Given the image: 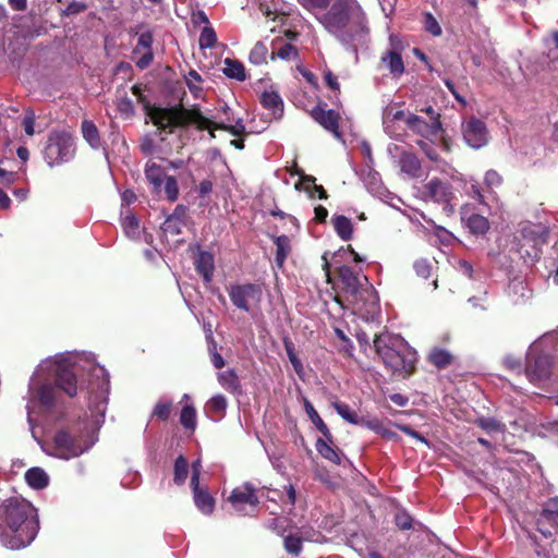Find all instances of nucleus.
Listing matches in <instances>:
<instances>
[{
  "label": "nucleus",
  "instance_id": "obj_17",
  "mask_svg": "<svg viewBox=\"0 0 558 558\" xmlns=\"http://www.w3.org/2000/svg\"><path fill=\"white\" fill-rule=\"evenodd\" d=\"M391 49L383 52L380 56V65L386 68L390 75L395 78H399L404 73V63L401 54L393 48V37L390 36Z\"/></svg>",
  "mask_w": 558,
  "mask_h": 558
},
{
  "label": "nucleus",
  "instance_id": "obj_12",
  "mask_svg": "<svg viewBox=\"0 0 558 558\" xmlns=\"http://www.w3.org/2000/svg\"><path fill=\"white\" fill-rule=\"evenodd\" d=\"M233 509L241 514H250L258 505V498L252 484L235 487L228 498Z\"/></svg>",
  "mask_w": 558,
  "mask_h": 558
},
{
  "label": "nucleus",
  "instance_id": "obj_54",
  "mask_svg": "<svg viewBox=\"0 0 558 558\" xmlns=\"http://www.w3.org/2000/svg\"><path fill=\"white\" fill-rule=\"evenodd\" d=\"M414 269L417 276L428 278L430 275V265L426 259H418L414 263Z\"/></svg>",
  "mask_w": 558,
  "mask_h": 558
},
{
  "label": "nucleus",
  "instance_id": "obj_64",
  "mask_svg": "<svg viewBox=\"0 0 558 558\" xmlns=\"http://www.w3.org/2000/svg\"><path fill=\"white\" fill-rule=\"evenodd\" d=\"M201 460H196L192 464V476H191V486H196L199 484V476H201Z\"/></svg>",
  "mask_w": 558,
  "mask_h": 558
},
{
  "label": "nucleus",
  "instance_id": "obj_8",
  "mask_svg": "<svg viewBox=\"0 0 558 558\" xmlns=\"http://www.w3.org/2000/svg\"><path fill=\"white\" fill-rule=\"evenodd\" d=\"M95 441L93 435L85 429L62 428L56 432L51 441L46 442L44 451L54 458L70 460L88 451Z\"/></svg>",
  "mask_w": 558,
  "mask_h": 558
},
{
  "label": "nucleus",
  "instance_id": "obj_44",
  "mask_svg": "<svg viewBox=\"0 0 558 558\" xmlns=\"http://www.w3.org/2000/svg\"><path fill=\"white\" fill-rule=\"evenodd\" d=\"M185 222L177 216H169L162 225V230L171 234H180Z\"/></svg>",
  "mask_w": 558,
  "mask_h": 558
},
{
  "label": "nucleus",
  "instance_id": "obj_51",
  "mask_svg": "<svg viewBox=\"0 0 558 558\" xmlns=\"http://www.w3.org/2000/svg\"><path fill=\"white\" fill-rule=\"evenodd\" d=\"M165 193L169 201L174 202L179 195L178 182L174 177H167L165 180Z\"/></svg>",
  "mask_w": 558,
  "mask_h": 558
},
{
  "label": "nucleus",
  "instance_id": "obj_22",
  "mask_svg": "<svg viewBox=\"0 0 558 558\" xmlns=\"http://www.w3.org/2000/svg\"><path fill=\"white\" fill-rule=\"evenodd\" d=\"M27 484L35 489H43L49 484V476L41 468H31L25 473Z\"/></svg>",
  "mask_w": 558,
  "mask_h": 558
},
{
  "label": "nucleus",
  "instance_id": "obj_35",
  "mask_svg": "<svg viewBox=\"0 0 558 558\" xmlns=\"http://www.w3.org/2000/svg\"><path fill=\"white\" fill-rule=\"evenodd\" d=\"M181 425L190 430H194L196 427V410L192 404H186L182 408L180 413Z\"/></svg>",
  "mask_w": 558,
  "mask_h": 558
},
{
  "label": "nucleus",
  "instance_id": "obj_62",
  "mask_svg": "<svg viewBox=\"0 0 558 558\" xmlns=\"http://www.w3.org/2000/svg\"><path fill=\"white\" fill-rule=\"evenodd\" d=\"M140 54H142V56L136 60V65L141 70H144V69L148 68L150 65V63L153 62V51H144V52H141Z\"/></svg>",
  "mask_w": 558,
  "mask_h": 558
},
{
  "label": "nucleus",
  "instance_id": "obj_27",
  "mask_svg": "<svg viewBox=\"0 0 558 558\" xmlns=\"http://www.w3.org/2000/svg\"><path fill=\"white\" fill-rule=\"evenodd\" d=\"M509 295L514 303H523L531 298V290L522 280H512L509 284Z\"/></svg>",
  "mask_w": 558,
  "mask_h": 558
},
{
  "label": "nucleus",
  "instance_id": "obj_18",
  "mask_svg": "<svg viewBox=\"0 0 558 558\" xmlns=\"http://www.w3.org/2000/svg\"><path fill=\"white\" fill-rule=\"evenodd\" d=\"M408 114L395 106L386 107L383 112V124L386 133L390 136H397L395 124L401 121L405 123Z\"/></svg>",
  "mask_w": 558,
  "mask_h": 558
},
{
  "label": "nucleus",
  "instance_id": "obj_36",
  "mask_svg": "<svg viewBox=\"0 0 558 558\" xmlns=\"http://www.w3.org/2000/svg\"><path fill=\"white\" fill-rule=\"evenodd\" d=\"M468 227L475 234H484L489 229V222L484 216L474 214L468 218Z\"/></svg>",
  "mask_w": 558,
  "mask_h": 558
},
{
  "label": "nucleus",
  "instance_id": "obj_28",
  "mask_svg": "<svg viewBox=\"0 0 558 558\" xmlns=\"http://www.w3.org/2000/svg\"><path fill=\"white\" fill-rule=\"evenodd\" d=\"M304 409H305V412L308 415L310 420L312 421V423L323 434L325 439H327L328 441H331L332 436H331L329 428L324 423V421L322 420V417L319 416V414L317 413V411L315 410V408L308 400L304 401Z\"/></svg>",
  "mask_w": 558,
  "mask_h": 558
},
{
  "label": "nucleus",
  "instance_id": "obj_55",
  "mask_svg": "<svg viewBox=\"0 0 558 558\" xmlns=\"http://www.w3.org/2000/svg\"><path fill=\"white\" fill-rule=\"evenodd\" d=\"M417 145L424 151V154L426 155V157L428 159H430L433 161H437L438 160V155L436 153V149H435V147L430 143H428V142H426L424 140H420V141H417Z\"/></svg>",
  "mask_w": 558,
  "mask_h": 558
},
{
  "label": "nucleus",
  "instance_id": "obj_41",
  "mask_svg": "<svg viewBox=\"0 0 558 558\" xmlns=\"http://www.w3.org/2000/svg\"><path fill=\"white\" fill-rule=\"evenodd\" d=\"M187 461L182 456L178 457L174 462V482L179 485L183 484L187 477Z\"/></svg>",
  "mask_w": 558,
  "mask_h": 558
},
{
  "label": "nucleus",
  "instance_id": "obj_48",
  "mask_svg": "<svg viewBox=\"0 0 558 558\" xmlns=\"http://www.w3.org/2000/svg\"><path fill=\"white\" fill-rule=\"evenodd\" d=\"M424 28L433 36H440L442 33L439 23L429 12L424 13Z\"/></svg>",
  "mask_w": 558,
  "mask_h": 558
},
{
  "label": "nucleus",
  "instance_id": "obj_60",
  "mask_svg": "<svg viewBox=\"0 0 558 558\" xmlns=\"http://www.w3.org/2000/svg\"><path fill=\"white\" fill-rule=\"evenodd\" d=\"M396 427L398 429H400L401 432L405 433L407 435L417 439L418 441L427 445V440L424 436H422L421 434H418L417 432H415L414 429H412L410 426L408 425H403V424H396Z\"/></svg>",
  "mask_w": 558,
  "mask_h": 558
},
{
  "label": "nucleus",
  "instance_id": "obj_59",
  "mask_svg": "<svg viewBox=\"0 0 558 558\" xmlns=\"http://www.w3.org/2000/svg\"><path fill=\"white\" fill-rule=\"evenodd\" d=\"M299 2L307 10L326 8L329 0H299Z\"/></svg>",
  "mask_w": 558,
  "mask_h": 558
},
{
  "label": "nucleus",
  "instance_id": "obj_20",
  "mask_svg": "<svg viewBox=\"0 0 558 558\" xmlns=\"http://www.w3.org/2000/svg\"><path fill=\"white\" fill-rule=\"evenodd\" d=\"M194 494V502L197 509L204 514H210L214 511L215 499L209 493L199 487V484L192 486Z\"/></svg>",
  "mask_w": 558,
  "mask_h": 558
},
{
  "label": "nucleus",
  "instance_id": "obj_29",
  "mask_svg": "<svg viewBox=\"0 0 558 558\" xmlns=\"http://www.w3.org/2000/svg\"><path fill=\"white\" fill-rule=\"evenodd\" d=\"M276 244V264L281 268L291 252V242L289 236L279 235L275 239Z\"/></svg>",
  "mask_w": 558,
  "mask_h": 558
},
{
  "label": "nucleus",
  "instance_id": "obj_45",
  "mask_svg": "<svg viewBox=\"0 0 558 558\" xmlns=\"http://www.w3.org/2000/svg\"><path fill=\"white\" fill-rule=\"evenodd\" d=\"M171 410H172V401L171 400H168V401L160 400L156 403V405L154 408L153 416H156L157 418H159L161 421H166L170 416Z\"/></svg>",
  "mask_w": 558,
  "mask_h": 558
},
{
  "label": "nucleus",
  "instance_id": "obj_19",
  "mask_svg": "<svg viewBox=\"0 0 558 558\" xmlns=\"http://www.w3.org/2000/svg\"><path fill=\"white\" fill-rule=\"evenodd\" d=\"M260 102L266 109L271 111L274 118L279 119L282 117L283 101L277 92L272 89L265 90L260 95Z\"/></svg>",
  "mask_w": 558,
  "mask_h": 558
},
{
  "label": "nucleus",
  "instance_id": "obj_10",
  "mask_svg": "<svg viewBox=\"0 0 558 558\" xmlns=\"http://www.w3.org/2000/svg\"><path fill=\"white\" fill-rule=\"evenodd\" d=\"M522 242L518 252L526 262H535L541 254V246L546 242L547 231L541 225H529L521 230Z\"/></svg>",
  "mask_w": 558,
  "mask_h": 558
},
{
  "label": "nucleus",
  "instance_id": "obj_14",
  "mask_svg": "<svg viewBox=\"0 0 558 558\" xmlns=\"http://www.w3.org/2000/svg\"><path fill=\"white\" fill-rule=\"evenodd\" d=\"M405 125L416 134L433 141L440 136L441 124L438 117H434L428 123L416 114L409 113L407 116Z\"/></svg>",
  "mask_w": 558,
  "mask_h": 558
},
{
  "label": "nucleus",
  "instance_id": "obj_21",
  "mask_svg": "<svg viewBox=\"0 0 558 558\" xmlns=\"http://www.w3.org/2000/svg\"><path fill=\"white\" fill-rule=\"evenodd\" d=\"M145 175L146 179L153 184L155 191H159L162 182L166 180L167 175L161 166L157 165L154 161H148L145 167Z\"/></svg>",
  "mask_w": 558,
  "mask_h": 558
},
{
  "label": "nucleus",
  "instance_id": "obj_16",
  "mask_svg": "<svg viewBox=\"0 0 558 558\" xmlns=\"http://www.w3.org/2000/svg\"><path fill=\"white\" fill-rule=\"evenodd\" d=\"M311 114L317 123H319L324 129L332 133L335 137H341V134L339 132L340 116L337 111L332 109L323 108V106H317L312 110Z\"/></svg>",
  "mask_w": 558,
  "mask_h": 558
},
{
  "label": "nucleus",
  "instance_id": "obj_3",
  "mask_svg": "<svg viewBox=\"0 0 558 558\" xmlns=\"http://www.w3.org/2000/svg\"><path fill=\"white\" fill-rule=\"evenodd\" d=\"M39 531L37 509L22 497H10L0 505V542L10 549L28 546Z\"/></svg>",
  "mask_w": 558,
  "mask_h": 558
},
{
  "label": "nucleus",
  "instance_id": "obj_40",
  "mask_svg": "<svg viewBox=\"0 0 558 558\" xmlns=\"http://www.w3.org/2000/svg\"><path fill=\"white\" fill-rule=\"evenodd\" d=\"M299 57L298 49L291 44H283L276 52L271 54V59L279 58L284 61L296 60Z\"/></svg>",
  "mask_w": 558,
  "mask_h": 558
},
{
  "label": "nucleus",
  "instance_id": "obj_52",
  "mask_svg": "<svg viewBox=\"0 0 558 558\" xmlns=\"http://www.w3.org/2000/svg\"><path fill=\"white\" fill-rule=\"evenodd\" d=\"M117 108L121 113L125 116H131L134 113L133 101L126 95L120 96L118 98Z\"/></svg>",
  "mask_w": 558,
  "mask_h": 558
},
{
  "label": "nucleus",
  "instance_id": "obj_2",
  "mask_svg": "<svg viewBox=\"0 0 558 558\" xmlns=\"http://www.w3.org/2000/svg\"><path fill=\"white\" fill-rule=\"evenodd\" d=\"M319 23L345 50L357 59L360 50H366L371 40L366 15L356 0H335L330 9L317 16Z\"/></svg>",
  "mask_w": 558,
  "mask_h": 558
},
{
  "label": "nucleus",
  "instance_id": "obj_34",
  "mask_svg": "<svg viewBox=\"0 0 558 558\" xmlns=\"http://www.w3.org/2000/svg\"><path fill=\"white\" fill-rule=\"evenodd\" d=\"M428 360L437 368H445L450 365L452 355L447 350L434 348L429 352Z\"/></svg>",
  "mask_w": 558,
  "mask_h": 558
},
{
  "label": "nucleus",
  "instance_id": "obj_61",
  "mask_svg": "<svg viewBox=\"0 0 558 558\" xmlns=\"http://www.w3.org/2000/svg\"><path fill=\"white\" fill-rule=\"evenodd\" d=\"M324 81L330 89L339 92L340 86L338 80L330 70L324 71Z\"/></svg>",
  "mask_w": 558,
  "mask_h": 558
},
{
  "label": "nucleus",
  "instance_id": "obj_1",
  "mask_svg": "<svg viewBox=\"0 0 558 558\" xmlns=\"http://www.w3.org/2000/svg\"><path fill=\"white\" fill-rule=\"evenodd\" d=\"M76 371H83L90 377V383L96 386L101 395L109 392V374L95 362L90 353L66 352L48 357L40 362L28 384L27 417L32 422V413L37 407L51 408L56 400V388L50 383L56 378L58 387L69 397L77 392Z\"/></svg>",
  "mask_w": 558,
  "mask_h": 558
},
{
  "label": "nucleus",
  "instance_id": "obj_50",
  "mask_svg": "<svg viewBox=\"0 0 558 558\" xmlns=\"http://www.w3.org/2000/svg\"><path fill=\"white\" fill-rule=\"evenodd\" d=\"M359 425L366 427L378 435L384 427V423L379 418L374 416H361Z\"/></svg>",
  "mask_w": 558,
  "mask_h": 558
},
{
  "label": "nucleus",
  "instance_id": "obj_47",
  "mask_svg": "<svg viewBox=\"0 0 558 558\" xmlns=\"http://www.w3.org/2000/svg\"><path fill=\"white\" fill-rule=\"evenodd\" d=\"M284 347H286V351H287V355L289 357V361L291 362L295 373L299 376H302L304 368H303V365H302L301 361L299 360V357L296 356V354L294 352V348H293L292 342L284 341Z\"/></svg>",
  "mask_w": 558,
  "mask_h": 558
},
{
  "label": "nucleus",
  "instance_id": "obj_49",
  "mask_svg": "<svg viewBox=\"0 0 558 558\" xmlns=\"http://www.w3.org/2000/svg\"><path fill=\"white\" fill-rule=\"evenodd\" d=\"M153 36L149 32H144L138 36L137 45L134 49V54H138L144 51H151Z\"/></svg>",
  "mask_w": 558,
  "mask_h": 558
},
{
  "label": "nucleus",
  "instance_id": "obj_33",
  "mask_svg": "<svg viewBox=\"0 0 558 558\" xmlns=\"http://www.w3.org/2000/svg\"><path fill=\"white\" fill-rule=\"evenodd\" d=\"M218 380L220 385L230 392H236L240 390L239 377L233 369L219 373Z\"/></svg>",
  "mask_w": 558,
  "mask_h": 558
},
{
  "label": "nucleus",
  "instance_id": "obj_4",
  "mask_svg": "<svg viewBox=\"0 0 558 558\" xmlns=\"http://www.w3.org/2000/svg\"><path fill=\"white\" fill-rule=\"evenodd\" d=\"M149 117L153 123L161 130H169L171 133L177 128L187 124H196L199 130H209L210 136L215 137L211 129H219L230 132L234 136H239L245 132V125L242 118H227L229 124L214 123L199 111L187 110L184 108H160L153 107L149 110Z\"/></svg>",
  "mask_w": 558,
  "mask_h": 558
},
{
  "label": "nucleus",
  "instance_id": "obj_43",
  "mask_svg": "<svg viewBox=\"0 0 558 558\" xmlns=\"http://www.w3.org/2000/svg\"><path fill=\"white\" fill-rule=\"evenodd\" d=\"M284 549L293 555L298 556L302 551V538L294 534H289L283 541Z\"/></svg>",
  "mask_w": 558,
  "mask_h": 558
},
{
  "label": "nucleus",
  "instance_id": "obj_9",
  "mask_svg": "<svg viewBox=\"0 0 558 558\" xmlns=\"http://www.w3.org/2000/svg\"><path fill=\"white\" fill-rule=\"evenodd\" d=\"M76 147L73 136L65 131H53L49 134L43 150L44 159L49 167L71 161Z\"/></svg>",
  "mask_w": 558,
  "mask_h": 558
},
{
  "label": "nucleus",
  "instance_id": "obj_5",
  "mask_svg": "<svg viewBox=\"0 0 558 558\" xmlns=\"http://www.w3.org/2000/svg\"><path fill=\"white\" fill-rule=\"evenodd\" d=\"M338 274L354 313L365 320L375 319L379 314V298L367 277L354 272L349 266H341Z\"/></svg>",
  "mask_w": 558,
  "mask_h": 558
},
{
  "label": "nucleus",
  "instance_id": "obj_31",
  "mask_svg": "<svg viewBox=\"0 0 558 558\" xmlns=\"http://www.w3.org/2000/svg\"><path fill=\"white\" fill-rule=\"evenodd\" d=\"M82 134L84 140L93 147H100V136L97 126L88 120L82 122Z\"/></svg>",
  "mask_w": 558,
  "mask_h": 558
},
{
  "label": "nucleus",
  "instance_id": "obj_15",
  "mask_svg": "<svg viewBox=\"0 0 558 558\" xmlns=\"http://www.w3.org/2000/svg\"><path fill=\"white\" fill-rule=\"evenodd\" d=\"M423 194L426 199L441 204L445 208L450 206L454 194L451 185L439 179H432L423 186Z\"/></svg>",
  "mask_w": 558,
  "mask_h": 558
},
{
  "label": "nucleus",
  "instance_id": "obj_63",
  "mask_svg": "<svg viewBox=\"0 0 558 558\" xmlns=\"http://www.w3.org/2000/svg\"><path fill=\"white\" fill-rule=\"evenodd\" d=\"M504 365L510 371H517V372L521 371L520 360L512 355H507L504 357Z\"/></svg>",
  "mask_w": 558,
  "mask_h": 558
},
{
  "label": "nucleus",
  "instance_id": "obj_26",
  "mask_svg": "<svg viewBox=\"0 0 558 558\" xmlns=\"http://www.w3.org/2000/svg\"><path fill=\"white\" fill-rule=\"evenodd\" d=\"M227 399L222 395H215L206 403V411L213 420H219L227 410Z\"/></svg>",
  "mask_w": 558,
  "mask_h": 558
},
{
  "label": "nucleus",
  "instance_id": "obj_37",
  "mask_svg": "<svg viewBox=\"0 0 558 558\" xmlns=\"http://www.w3.org/2000/svg\"><path fill=\"white\" fill-rule=\"evenodd\" d=\"M332 407L344 421L353 425H359L361 416H359L348 404L333 402Z\"/></svg>",
  "mask_w": 558,
  "mask_h": 558
},
{
  "label": "nucleus",
  "instance_id": "obj_11",
  "mask_svg": "<svg viewBox=\"0 0 558 558\" xmlns=\"http://www.w3.org/2000/svg\"><path fill=\"white\" fill-rule=\"evenodd\" d=\"M228 294L236 308L247 313L253 306L259 304L263 290L255 283L232 284L228 289Z\"/></svg>",
  "mask_w": 558,
  "mask_h": 558
},
{
  "label": "nucleus",
  "instance_id": "obj_32",
  "mask_svg": "<svg viewBox=\"0 0 558 558\" xmlns=\"http://www.w3.org/2000/svg\"><path fill=\"white\" fill-rule=\"evenodd\" d=\"M328 442L329 441L327 439H318L316 441V450L323 458L329 460L330 462L338 465L341 464L342 459L340 453L335 450Z\"/></svg>",
  "mask_w": 558,
  "mask_h": 558
},
{
  "label": "nucleus",
  "instance_id": "obj_46",
  "mask_svg": "<svg viewBox=\"0 0 558 558\" xmlns=\"http://www.w3.org/2000/svg\"><path fill=\"white\" fill-rule=\"evenodd\" d=\"M217 41V36L211 27H204L199 35V46L201 48H211L215 46Z\"/></svg>",
  "mask_w": 558,
  "mask_h": 558
},
{
  "label": "nucleus",
  "instance_id": "obj_6",
  "mask_svg": "<svg viewBox=\"0 0 558 558\" xmlns=\"http://www.w3.org/2000/svg\"><path fill=\"white\" fill-rule=\"evenodd\" d=\"M558 351V330L541 336L529 348L525 361V375L534 385L548 380L553 369V353Z\"/></svg>",
  "mask_w": 558,
  "mask_h": 558
},
{
  "label": "nucleus",
  "instance_id": "obj_13",
  "mask_svg": "<svg viewBox=\"0 0 558 558\" xmlns=\"http://www.w3.org/2000/svg\"><path fill=\"white\" fill-rule=\"evenodd\" d=\"M465 143L475 149L482 148L488 143V132L485 123L477 118H470L461 125Z\"/></svg>",
  "mask_w": 558,
  "mask_h": 558
},
{
  "label": "nucleus",
  "instance_id": "obj_56",
  "mask_svg": "<svg viewBox=\"0 0 558 558\" xmlns=\"http://www.w3.org/2000/svg\"><path fill=\"white\" fill-rule=\"evenodd\" d=\"M396 524L400 530H410L412 529V518L405 513L400 512L396 514L395 518Z\"/></svg>",
  "mask_w": 558,
  "mask_h": 558
},
{
  "label": "nucleus",
  "instance_id": "obj_7",
  "mask_svg": "<svg viewBox=\"0 0 558 558\" xmlns=\"http://www.w3.org/2000/svg\"><path fill=\"white\" fill-rule=\"evenodd\" d=\"M374 349L391 372L411 374L414 369L416 353L402 337L381 333L374 339Z\"/></svg>",
  "mask_w": 558,
  "mask_h": 558
},
{
  "label": "nucleus",
  "instance_id": "obj_38",
  "mask_svg": "<svg viewBox=\"0 0 558 558\" xmlns=\"http://www.w3.org/2000/svg\"><path fill=\"white\" fill-rule=\"evenodd\" d=\"M268 49L263 41H257L250 52L248 59L251 63L259 65L266 62Z\"/></svg>",
  "mask_w": 558,
  "mask_h": 558
},
{
  "label": "nucleus",
  "instance_id": "obj_57",
  "mask_svg": "<svg viewBox=\"0 0 558 558\" xmlns=\"http://www.w3.org/2000/svg\"><path fill=\"white\" fill-rule=\"evenodd\" d=\"M543 515L548 519L551 517H558V497L548 500L543 510Z\"/></svg>",
  "mask_w": 558,
  "mask_h": 558
},
{
  "label": "nucleus",
  "instance_id": "obj_25",
  "mask_svg": "<svg viewBox=\"0 0 558 558\" xmlns=\"http://www.w3.org/2000/svg\"><path fill=\"white\" fill-rule=\"evenodd\" d=\"M196 269L206 282H210L214 271V257L208 252H199L196 259Z\"/></svg>",
  "mask_w": 558,
  "mask_h": 558
},
{
  "label": "nucleus",
  "instance_id": "obj_53",
  "mask_svg": "<svg viewBox=\"0 0 558 558\" xmlns=\"http://www.w3.org/2000/svg\"><path fill=\"white\" fill-rule=\"evenodd\" d=\"M484 181L487 187L493 189L499 186L502 183V178L496 170H488L485 173Z\"/></svg>",
  "mask_w": 558,
  "mask_h": 558
},
{
  "label": "nucleus",
  "instance_id": "obj_23",
  "mask_svg": "<svg viewBox=\"0 0 558 558\" xmlns=\"http://www.w3.org/2000/svg\"><path fill=\"white\" fill-rule=\"evenodd\" d=\"M401 171L411 178H417L421 172V162L417 157L411 153H403L400 157Z\"/></svg>",
  "mask_w": 558,
  "mask_h": 558
},
{
  "label": "nucleus",
  "instance_id": "obj_39",
  "mask_svg": "<svg viewBox=\"0 0 558 558\" xmlns=\"http://www.w3.org/2000/svg\"><path fill=\"white\" fill-rule=\"evenodd\" d=\"M122 227L125 232V234L130 239H136L140 235V223L138 220L135 218L134 215H125L122 218Z\"/></svg>",
  "mask_w": 558,
  "mask_h": 558
},
{
  "label": "nucleus",
  "instance_id": "obj_30",
  "mask_svg": "<svg viewBox=\"0 0 558 558\" xmlns=\"http://www.w3.org/2000/svg\"><path fill=\"white\" fill-rule=\"evenodd\" d=\"M332 225L337 234L344 241H348L352 236L353 227L351 220L343 216L337 215L332 218Z\"/></svg>",
  "mask_w": 558,
  "mask_h": 558
},
{
  "label": "nucleus",
  "instance_id": "obj_58",
  "mask_svg": "<svg viewBox=\"0 0 558 558\" xmlns=\"http://www.w3.org/2000/svg\"><path fill=\"white\" fill-rule=\"evenodd\" d=\"M23 126H24L25 133L27 135H29V136L34 135V133H35V130H34L35 114H34V112L29 111L25 114V117L23 119Z\"/></svg>",
  "mask_w": 558,
  "mask_h": 558
},
{
  "label": "nucleus",
  "instance_id": "obj_24",
  "mask_svg": "<svg viewBox=\"0 0 558 558\" xmlns=\"http://www.w3.org/2000/svg\"><path fill=\"white\" fill-rule=\"evenodd\" d=\"M223 74L229 78L243 82L246 80L245 68L242 62L235 59L227 58L223 61Z\"/></svg>",
  "mask_w": 558,
  "mask_h": 558
},
{
  "label": "nucleus",
  "instance_id": "obj_42",
  "mask_svg": "<svg viewBox=\"0 0 558 558\" xmlns=\"http://www.w3.org/2000/svg\"><path fill=\"white\" fill-rule=\"evenodd\" d=\"M477 425L488 433H502L505 432V425L493 417H482L477 420Z\"/></svg>",
  "mask_w": 558,
  "mask_h": 558
}]
</instances>
